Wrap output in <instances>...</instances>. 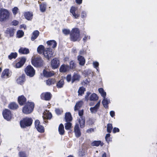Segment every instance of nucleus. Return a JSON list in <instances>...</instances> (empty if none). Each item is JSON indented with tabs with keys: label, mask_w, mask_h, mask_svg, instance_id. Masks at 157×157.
<instances>
[{
	"label": "nucleus",
	"mask_w": 157,
	"mask_h": 157,
	"mask_svg": "<svg viewBox=\"0 0 157 157\" xmlns=\"http://www.w3.org/2000/svg\"><path fill=\"white\" fill-rule=\"evenodd\" d=\"M18 9L17 7H15L12 10V12L14 15H15L17 13Z\"/></svg>",
	"instance_id": "nucleus-48"
},
{
	"label": "nucleus",
	"mask_w": 157,
	"mask_h": 157,
	"mask_svg": "<svg viewBox=\"0 0 157 157\" xmlns=\"http://www.w3.org/2000/svg\"><path fill=\"white\" fill-rule=\"evenodd\" d=\"M90 94V93L89 92H87L86 93V95L85 96V99L87 101L88 100V96H89Z\"/></svg>",
	"instance_id": "nucleus-61"
},
{
	"label": "nucleus",
	"mask_w": 157,
	"mask_h": 157,
	"mask_svg": "<svg viewBox=\"0 0 157 157\" xmlns=\"http://www.w3.org/2000/svg\"><path fill=\"white\" fill-rule=\"evenodd\" d=\"M110 114L112 117H113L115 116V112L113 111H111L110 112Z\"/></svg>",
	"instance_id": "nucleus-60"
},
{
	"label": "nucleus",
	"mask_w": 157,
	"mask_h": 157,
	"mask_svg": "<svg viewBox=\"0 0 157 157\" xmlns=\"http://www.w3.org/2000/svg\"><path fill=\"white\" fill-rule=\"evenodd\" d=\"M90 39V37H88V36H85V37L83 38V40H84V41H86V40H87L88 39Z\"/></svg>",
	"instance_id": "nucleus-63"
},
{
	"label": "nucleus",
	"mask_w": 157,
	"mask_h": 157,
	"mask_svg": "<svg viewBox=\"0 0 157 157\" xmlns=\"http://www.w3.org/2000/svg\"><path fill=\"white\" fill-rule=\"evenodd\" d=\"M33 122V120L30 117H26L23 118L20 121V124L21 127L25 128L30 126Z\"/></svg>",
	"instance_id": "nucleus-5"
},
{
	"label": "nucleus",
	"mask_w": 157,
	"mask_h": 157,
	"mask_svg": "<svg viewBox=\"0 0 157 157\" xmlns=\"http://www.w3.org/2000/svg\"><path fill=\"white\" fill-rule=\"evenodd\" d=\"M20 53L22 54H27L29 53V50L26 48H21L19 50Z\"/></svg>",
	"instance_id": "nucleus-25"
},
{
	"label": "nucleus",
	"mask_w": 157,
	"mask_h": 157,
	"mask_svg": "<svg viewBox=\"0 0 157 157\" xmlns=\"http://www.w3.org/2000/svg\"><path fill=\"white\" fill-rule=\"evenodd\" d=\"M80 37V32L79 30L77 28L73 29L70 34V39L73 41H76L79 39Z\"/></svg>",
	"instance_id": "nucleus-2"
},
{
	"label": "nucleus",
	"mask_w": 157,
	"mask_h": 157,
	"mask_svg": "<svg viewBox=\"0 0 157 157\" xmlns=\"http://www.w3.org/2000/svg\"><path fill=\"white\" fill-rule=\"evenodd\" d=\"M72 124L70 122H67L65 124V128L66 130H69L71 127Z\"/></svg>",
	"instance_id": "nucleus-44"
},
{
	"label": "nucleus",
	"mask_w": 157,
	"mask_h": 157,
	"mask_svg": "<svg viewBox=\"0 0 157 157\" xmlns=\"http://www.w3.org/2000/svg\"><path fill=\"white\" fill-rule=\"evenodd\" d=\"M110 135L109 134H107L106 135V136L105 137V139L106 141H107L108 142H109V141H110L109 139L108 140V138L110 137Z\"/></svg>",
	"instance_id": "nucleus-59"
},
{
	"label": "nucleus",
	"mask_w": 157,
	"mask_h": 157,
	"mask_svg": "<svg viewBox=\"0 0 157 157\" xmlns=\"http://www.w3.org/2000/svg\"><path fill=\"white\" fill-rule=\"evenodd\" d=\"M78 122L81 128H83L85 125V120L83 117H80L78 120Z\"/></svg>",
	"instance_id": "nucleus-35"
},
{
	"label": "nucleus",
	"mask_w": 157,
	"mask_h": 157,
	"mask_svg": "<svg viewBox=\"0 0 157 157\" xmlns=\"http://www.w3.org/2000/svg\"><path fill=\"white\" fill-rule=\"evenodd\" d=\"M40 10L42 12H44L46 10L47 4L45 2H44L40 4L39 5Z\"/></svg>",
	"instance_id": "nucleus-21"
},
{
	"label": "nucleus",
	"mask_w": 157,
	"mask_h": 157,
	"mask_svg": "<svg viewBox=\"0 0 157 157\" xmlns=\"http://www.w3.org/2000/svg\"><path fill=\"white\" fill-rule=\"evenodd\" d=\"M75 1L77 4H80L82 3V0H75Z\"/></svg>",
	"instance_id": "nucleus-62"
},
{
	"label": "nucleus",
	"mask_w": 157,
	"mask_h": 157,
	"mask_svg": "<svg viewBox=\"0 0 157 157\" xmlns=\"http://www.w3.org/2000/svg\"><path fill=\"white\" fill-rule=\"evenodd\" d=\"M64 85V80L63 79H61L58 82L57 86L58 88L62 87Z\"/></svg>",
	"instance_id": "nucleus-41"
},
{
	"label": "nucleus",
	"mask_w": 157,
	"mask_h": 157,
	"mask_svg": "<svg viewBox=\"0 0 157 157\" xmlns=\"http://www.w3.org/2000/svg\"><path fill=\"white\" fill-rule=\"evenodd\" d=\"M85 151L84 149H82L79 150L78 152L79 155L80 156H83L85 155Z\"/></svg>",
	"instance_id": "nucleus-47"
},
{
	"label": "nucleus",
	"mask_w": 157,
	"mask_h": 157,
	"mask_svg": "<svg viewBox=\"0 0 157 157\" xmlns=\"http://www.w3.org/2000/svg\"><path fill=\"white\" fill-rule=\"evenodd\" d=\"M85 91V89L84 87H80L78 90V92L79 95H82L84 94V91Z\"/></svg>",
	"instance_id": "nucleus-43"
},
{
	"label": "nucleus",
	"mask_w": 157,
	"mask_h": 157,
	"mask_svg": "<svg viewBox=\"0 0 157 157\" xmlns=\"http://www.w3.org/2000/svg\"><path fill=\"white\" fill-rule=\"evenodd\" d=\"M86 13L85 11H82L81 13V17L82 18H85L86 16Z\"/></svg>",
	"instance_id": "nucleus-49"
},
{
	"label": "nucleus",
	"mask_w": 157,
	"mask_h": 157,
	"mask_svg": "<svg viewBox=\"0 0 157 157\" xmlns=\"http://www.w3.org/2000/svg\"><path fill=\"white\" fill-rule=\"evenodd\" d=\"M15 30L12 28L8 29L6 31L7 35H9L10 36H12L14 33Z\"/></svg>",
	"instance_id": "nucleus-22"
},
{
	"label": "nucleus",
	"mask_w": 157,
	"mask_h": 157,
	"mask_svg": "<svg viewBox=\"0 0 157 157\" xmlns=\"http://www.w3.org/2000/svg\"><path fill=\"white\" fill-rule=\"evenodd\" d=\"M70 67L68 65L63 64L60 67L59 71L61 72H65L68 71Z\"/></svg>",
	"instance_id": "nucleus-17"
},
{
	"label": "nucleus",
	"mask_w": 157,
	"mask_h": 157,
	"mask_svg": "<svg viewBox=\"0 0 157 157\" xmlns=\"http://www.w3.org/2000/svg\"><path fill=\"white\" fill-rule=\"evenodd\" d=\"M27 75L30 77H33L35 74V71L31 65L27 66L25 69Z\"/></svg>",
	"instance_id": "nucleus-8"
},
{
	"label": "nucleus",
	"mask_w": 157,
	"mask_h": 157,
	"mask_svg": "<svg viewBox=\"0 0 157 157\" xmlns=\"http://www.w3.org/2000/svg\"><path fill=\"white\" fill-rule=\"evenodd\" d=\"M65 119L66 122L70 121L72 120V117L70 113H67L65 115Z\"/></svg>",
	"instance_id": "nucleus-33"
},
{
	"label": "nucleus",
	"mask_w": 157,
	"mask_h": 157,
	"mask_svg": "<svg viewBox=\"0 0 157 157\" xmlns=\"http://www.w3.org/2000/svg\"><path fill=\"white\" fill-rule=\"evenodd\" d=\"M83 113V109L80 110L79 111L78 114H79V116H80V117H83L82 116Z\"/></svg>",
	"instance_id": "nucleus-54"
},
{
	"label": "nucleus",
	"mask_w": 157,
	"mask_h": 157,
	"mask_svg": "<svg viewBox=\"0 0 157 157\" xmlns=\"http://www.w3.org/2000/svg\"><path fill=\"white\" fill-rule=\"evenodd\" d=\"M25 81V76L23 75L19 77L17 80V83L20 84H21Z\"/></svg>",
	"instance_id": "nucleus-30"
},
{
	"label": "nucleus",
	"mask_w": 157,
	"mask_h": 157,
	"mask_svg": "<svg viewBox=\"0 0 157 157\" xmlns=\"http://www.w3.org/2000/svg\"><path fill=\"white\" fill-rule=\"evenodd\" d=\"M10 13L6 9L2 8L0 9V21H4L9 19Z\"/></svg>",
	"instance_id": "nucleus-1"
},
{
	"label": "nucleus",
	"mask_w": 157,
	"mask_h": 157,
	"mask_svg": "<svg viewBox=\"0 0 157 157\" xmlns=\"http://www.w3.org/2000/svg\"><path fill=\"white\" fill-rule=\"evenodd\" d=\"M80 76L77 74H75L73 75L72 79V82L73 83L75 81L79 80Z\"/></svg>",
	"instance_id": "nucleus-39"
},
{
	"label": "nucleus",
	"mask_w": 157,
	"mask_h": 157,
	"mask_svg": "<svg viewBox=\"0 0 157 157\" xmlns=\"http://www.w3.org/2000/svg\"><path fill=\"white\" fill-rule=\"evenodd\" d=\"M103 143L101 142V141H94L91 143V145L92 146H98L100 145L102 146L103 145Z\"/></svg>",
	"instance_id": "nucleus-26"
},
{
	"label": "nucleus",
	"mask_w": 157,
	"mask_h": 157,
	"mask_svg": "<svg viewBox=\"0 0 157 157\" xmlns=\"http://www.w3.org/2000/svg\"><path fill=\"white\" fill-rule=\"evenodd\" d=\"M24 33L23 31L19 30L17 33V36L18 38L22 37L24 35Z\"/></svg>",
	"instance_id": "nucleus-46"
},
{
	"label": "nucleus",
	"mask_w": 157,
	"mask_h": 157,
	"mask_svg": "<svg viewBox=\"0 0 157 157\" xmlns=\"http://www.w3.org/2000/svg\"><path fill=\"white\" fill-rule=\"evenodd\" d=\"M24 15L25 18L28 20H31L33 16L32 13L30 12H25Z\"/></svg>",
	"instance_id": "nucleus-27"
},
{
	"label": "nucleus",
	"mask_w": 157,
	"mask_h": 157,
	"mask_svg": "<svg viewBox=\"0 0 157 157\" xmlns=\"http://www.w3.org/2000/svg\"><path fill=\"white\" fill-rule=\"evenodd\" d=\"M77 8L72 6L71 7L70 12L73 17L75 19H78L80 16L79 14L77 12Z\"/></svg>",
	"instance_id": "nucleus-9"
},
{
	"label": "nucleus",
	"mask_w": 157,
	"mask_h": 157,
	"mask_svg": "<svg viewBox=\"0 0 157 157\" xmlns=\"http://www.w3.org/2000/svg\"><path fill=\"white\" fill-rule=\"evenodd\" d=\"M12 24L13 25L16 26L18 24V22L16 20H14L12 22Z\"/></svg>",
	"instance_id": "nucleus-58"
},
{
	"label": "nucleus",
	"mask_w": 157,
	"mask_h": 157,
	"mask_svg": "<svg viewBox=\"0 0 157 157\" xmlns=\"http://www.w3.org/2000/svg\"><path fill=\"white\" fill-rule=\"evenodd\" d=\"M93 65L94 67L96 68L98 67L99 66V63L98 62H93Z\"/></svg>",
	"instance_id": "nucleus-53"
},
{
	"label": "nucleus",
	"mask_w": 157,
	"mask_h": 157,
	"mask_svg": "<svg viewBox=\"0 0 157 157\" xmlns=\"http://www.w3.org/2000/svg\"><path fill=\"white\" fill-rule=\"evenodd\" d=\"M113 129L112 125L111 124H108L107 125V131L109 133H110L111 132V130Z\"/></svg>",
	"instance_id": "nucleus-45"
},
{
	"label": "nucleus",
	"mask_w": 157,
	"mask_h": 157,
	"mask_svg": "<svg viewBox=\"0 0 157 157\" xmlns=\"http://www.w3.org/2000/svg\"><path fill=\"white\" fill-rule=\"evenodd\" d=\"M43 55L44 57L48 59L53 56V52L51 49L48 48L44 49L43 52Z\"/></svg>",
	"instance_id": "nucleus-7"
},
{
	"label": "nucleus",
	"mask_w": 157,
	"mask_h": 157,
	"mask_svg": "<svg viewBox=\"0 0 157 157\" xmlns=\"http://www.w3.org/2000/svg\"><path fill=\"white\" fill-rule=\"evenodd\" d=\"M34 106V103L30 102H27L23 108V112L26 114L30 113L33 111Z\"/></svg>",
	"instance_id": "nucleus-4"
},
{
	"label": "nucleus",
	"mask_w": 157,
	"mask_h": 157,
	"mask_svg": "<svg viewBox=\"0 0 157 157\" xmlns=\"http://www.w3.org/2000/svg\"><path fill=\"white\" fill-rule=\"evenodd\" d=\"M39 34V32L37 30H35L34 31L33 33L32 36L31 37V40L33 41L36 39Z\"/></svg>",
	"instance_id": "nucleus-31"
},
{
	"label": "nucleus",
	"mask_w": 157,
	"mask_h": 157,
	"mask_svg": "<svg viewBox=\"0 0 157 157\" xmlns=\"http://www.w3.org/2000/svg\"><path fill=\"white\" fill-rule=\"evenodd\" d=\"M56 82L55 79L53 78H49L46 81V83L47 85L50 86L54 84Z\"/></svg>",
	"instance_id": "nucleus-28"
},
{
	"label": "nucleus",
	"mask_w": 157,
	"mask_h": 157,
	"mask_svg": "<svg viewBox=\"0 0 157 157\" xmlns=\"http://www.w3.org/2000/svg\"><path fill=\"white\" fill-rule=\"evenodd\" d=\"M59 64V61L56 58H54L52 59L51 62V65L53 69L57 68Z\"/></svg>",
	"instance_id": "nucleus-14"
},
{
	"label": "nucleus",
	"mask_w": 157,
	"mask_h": 157,
	"mask_svg": "<svg viewBox=\"0 0 157 157\" xmlns=\"http://www.w3.org/2000/svg\"><path fill=\"white\" fill-rule=\"evenodd\" d=\"M19 157H27L26 155L23 152H19Z\"/></svg>",
	"instance_id": "nucleus-50"
},
{
	"label": "nucleus",
	"mask_w": 157,
	"mask_h": 157,
	"mask_svg": "<svg viewBox=\"0 0 157 157\" xmlns=\"http://www.w3.org/2000/svg\"><path fill=\"white\" fill-rule=\"evenodd\" d=\"M98 90L99 93L101 94L103 98H105L106 94V92L104 91L103 89L102 88H100L98 89Z\"/></svg>",
	"instance_id": "nucleus-40"
},
{
	"label": "nucleus",
	"mask_w": 157,
	"mask_h": 157,
	"mask_svg": "<svg viewBox=\"0 0 157 157\" xmlns=\"http://www.w3.org/2000/svg\"><path fill=\"white\" fill-rule=\"evenodd\" d=\"M102 103L104 107L105 108H107L108 107V105L110 103V101L107 98H103Z\"/></svg>",
	"instance_id": "nucleus-24"
},
{
	"label": "nucleus",
	"mask_w": 157,
	"mask_h": 157,
	"mask_svg": "<svg viewBox=\"0 0 157 157\" xmlns=\"http://www.w3.org/2000/svg\"><path fill=\"white\" fill-rule=\"evenodd\" d=\"M98 99V97L95 93L91 94L90 97V101H96Z\"/></svg>",
	"instance_id": "nucleus-32"
},
{
	"label": "nucleus",
	"mask_w": 157,
	"mask_h": 157,
	"mask_svg": "<svg viewBox=\"0 0 157 157\" xmlns=\"http://www.w3.org/2000/svg\"><path fill=\"white\" fill-rule=\"evenodd\" d=\"M82 101H80L76 103L74 108L75 111L78 110L82 106Z\"/></svg>",
	"instance_id": "nucleus-37"
},
{
	"label": "nucleus",
	"mask_w": 157,
	"mask_h": 157,
	"mask_svg": "<svg viewBox=\"0 0 157 157\" xmlns=\"http://www.w3.org/2000/svg\"><path fill=\"white\" fill-rule=\"evenodd\" d=\"M47 43L50 48H55L56 47L57 45L56 42L54 40L48 41Z\"/></svg>",
	"instance_id": "nucleus-18"
},
{
	"label": "nucleus",
	"mask_w": 157,
	"mask_h": 157,
	"mask_svg": "<svg viewBox=\"0 0 157 157\" xmlns=\"http://www.w3.org/2000/svg\"><path fill=\"white\" fill-rule=\"evenodd\" d=\"M43 74L45 77H49L53 75L54 73L53 71H48L46 70H44L43 71Z\"/></svg>",
	"instance_id": "nucleus-23"
},
{
	"label": "nucleus",
	"mask_w": 157,
	"mask_h": 157,
	"mask_svg": "<svg viewBox=\"0 0 157 157\" xmlns=\"http://www.w3.org/2000/svg\"><path fill=\"white\" fill-rule=\"evenodd\" d=\"M100 103L101 100H100L95 105V106L90 108V110L92 113L94 114L96 113L99 108Z\"/></svg>",
	"instance_id": "nucleus-11"
},
{
	"label": "nucleus",
	"mask_w": 157,
	"mask_h": 157,
	"mask_svg": "<svg viewBox=\"0 0 157 157\" xmlns=\"http://www.w3.org/2000/svg\"><path fill=\"white\" fill-rule=\"evenodd\" d=\"M78 60L79 61V63L81 65H83L85 63V59L84 58L81 56H79L78 57Z\"/></svg>",
	"instance_id": "nucleus-29"
},
{
	"label": "nucleus",
	"mask_w": 157,
	"mask_h": 157,
	"mask_svg": "<svg viewBox=\"0 0 157 157\" xmlns=\"http://www.w3.org/2000/svg\"><path fill=\"white\" fill-rule=\"evenodd\" d=\"M11 75L10 72L8 69H5L3 71L1 75V77L3 78H7Z\"/></svg>",
	"instance_id": "nucleus-15"
},
{
	"label": "nucleus",
	"mask_w": 157,
	"mask_h": 157,
	"mask_svg": "<svg viewBox=\"0 0 157 157\" xmlns=\"http://www.w3.org/2000/svg\"><path fill=\"white\" fill-rule=\"evenodd\" d=\"M52 117V115L49 111L46 110L44 112L43 117L44 119H50Z\"/></svg>",
	"instance_id": "nucleus-16"
},
{
	"label": "nucleus",
	"mask_w": 157,
	"mask_h": 157,
	"mask_svg": "<svg viewBox=\"0 0 157 157\" xmlns=\"http://www.w3.org/2000/svg\"><path fill=\"white\" fill-rule=\"evenodd\" d=\"M93 131V129L92 128H90V129H88L87 130V132L88 133H90L92 132Z\"/></svg>",
	"instance_id": "nucleus-64"
},
{
	"label": "nucleus",
	"mask_w": 157,
	"mask_h": 157,
	"mask_svg": "<svg viewBox=\"0 0 157 157\" xmlns=\"http://www.w3.org/2000/svg\"><path fill=\"white\" fill-rule=\"evenodd\" d=\"M31 62L33 65L36 67L41 66L44 64L43 61L40 57L35 56L32 57Z\"/></svg>",
	"instance_id": "nucleus-3"
},
{
	"label": "nucleus",
	"mask_w": 157,
	"mask_h": 157,
	"mask_svg": "<svg viewBox=\"0 0 157 157\" xmlns=\"http://www.w3.org/2000/svg\"><path fill=\"white\" fill-rule=\"evenodd\" d=\"M59 132L60 135H63L64 133V126L63 124H61L59 126L58 128Z\"/></svg>",
	"instance_id": "nucleus-34"
},
{
	"label": "nucleus",
	"mask_w": 157,
	"mask_h": 157,
	"mask_svg": "<svg viewBox=\"0 0 157 157\" xmlns=\"http://www.w3.org/2000/svg\"><path fill=\"white\" fill-rule=\"evenodd\" d=\"M40 96L42 99L48 101L51 99V95L50 93L46 92L42 93Z\"/></svg>",
	"instance_id": "nucleus-13"
},
{
	"label": "nucleus",
	"mask_w": 157,
	"mask_h": 157,
	"mask_svg": "<svg viewBox=\"0 0 157 157\" xmlns=\"http://www.w3.org/2000/svg\"><path fill=\"white\" fill-rule=\"evenodd\" d=\"M44 50V47L42 45L39 46L37 49V52L40 54L42 53Z\"/></svg>",
	"instance_id": "nucleus-42"
},
{
	"label": "nucleus",
	"mask_w": 157,
	"mask_h": 157,
	"mask_svg": "<svg viewBox=\"0 0 157 157\" xmlns=\"http://www.w3.org/2000/svg\"><path fill=\"white\" fill-rule=\"evenodd\" d=\"M66 80L68 82H69L71 79V75H68L67 76L66 78Z\"/></svg>",
	"instance_id": "nucleus-56"
},
{
	"label": "nucleus",
	"mask_w": 157,
	"mask_h": 157,
	"mask_svg": "<svg viewBox=\"0 0 157 157\" xmlns=\"http://www.w3.org/2000/svg\"><path fill=\"white\" fill-rule=\"evenodd\" d=\"M74 131L77 137H79L80 136L81 133L79 130V125L78 124H76L75 125L74 128Z\"/></svg>",
	"instance_id": "nucleus-19"
},
{
	"label": "nucleus",
	"mask_w": 157,
	"mask_h": 157,
	"mask_svg": "<svg viewBox=\"0 0 157 157\" xmlns=\"http://www.w3.org/2000/svg\"><path fill=\"white\" fill-rule=\"evenodd\" d=\"M56 112L58 114H60L62 112V111L59 109H56L55 110Z\"/></svg>",
	"instance_id": "nucleus-55"
},
{
	"label": "nucleus",
	"mask_w": 157,
	"mask_h": 157,
	"mask_svg": "<svg viewBox=\"0 0 157 157\" xmlns=\"http://www.w3.org/2000/svg\"><path fill=\"white\" fill-rule=\"evenodd\" d=\"M26 60V59L25 57H22L20 60L16 63L15 66V67L19 68L22 67L25 63Z\"/></svg>",
	"instance_id": "nucleus-12"
},
{
	"label": "nucleus",
	"mask_w": 157,
	"mask_h": 157,
	"mask_svg": "<svg viewBox=\"0 0 157 157\" xmlns=\"http://www.w3.org/2000/svg\"><path fill=\"white\" fill-rule=\"evenodd\" d=\"M35 126L36 129L40 132H44V130L43 126L40 124L39 121L38 120H36L35 122Z\"/></svg>",
	"instance_id": "nucleus-10"
},
{
	"label": "nucleus",
	"mask_w": 157,
	"mask_h": 157,
	"mask_svg": "<svg viewBox=\"0 0 157 157\" xmlns=\"http://www.w3.org/2000/svg\"><path fill=\"white\" fill-rule=\"evenodd\" d=\"M17 54L16 52H12L8 56V58L11 60L13 59H15L17 56Z\"/></svg>",
	"instance_id": "nucleus-38"
},
{
	"label": "nucleus",
	"mask_w": 157,
	"mask_h": 157,
	"mask_svg": "<svg viewBox=\"0 0 157 157\" xmlns=\"http://www.w3.org/2000/svg\"><path fill=\"white\" fill-rule=\"evenodd\" d=\"M119 131V129L118 128L115 127L113 128V133H115L116 132H118Z\"/></svg>",
	"instance_id": "nucleus-57"
},
{
	"label": "nucleus",
	"mask_w": 157,
	"mask_h": 157,
	"mask_svg": "<svg viewBox=\"0 0 157 157\" xmlns=\"http://www.w3.org/2000/svg\"><path fill=\"white\" fill-rule=\"evenodd\" d=\"M70 66L71 68H73L75 67V64L74 62L71 61L70 62Z\"/></svg>",
	"instance_id": "nucleus-51"
},
{
	"label": "nucleus",
	"mask_w": 157,
	"mask_h": 157,
	"mask_svg": "<svg viewBox=\"0 0 157 157\" xmlns=\"http://www.w3.org/2000/svg\"><path fill=\"white\" fill-rule=\"evenodd\" d=\"M4 118L7 121H10L12 118V115L11 111L8 109H5L2 112Z\"/></svg>",
	"instance_id": "nucleus-6"
},
{
	"label": "nucleus",
	"mask_w": 157,
	"mask_h": 157,
	"mask_svg": "<svg viewBox=\"0 0 157 157\" xmlns=\"http://www.w3.org/2000/svg\"><path fill=\"white\" fill-rule=\"evenodd\" d=\"M9 107L10 109H15L18 107V105L16 103L12 102L9 105Z\"/></svg>",
	"instance_id": "nucleus-36"
},
{
	"label": "nucleus",
	"mask_w": 157,
	"mask_h": 157,
	"mask_svg": "<svg viewBox=\"0 0 157 157\" xmlns=\"http://www.w3.org/2000/svg\"><path fill=\"white\" fill-rule=\"evenodd\" d=\"M26 100V98L24 96H21L18 98V101L19 104L21 105H23Z\"/></svg>",
	"instance_id": "nucleus-20"
},
{
	"label": "nucleus",
	"mask_w": 157,
	"mask_h": 157,
	"mask_svg": "<svg viewBox=\"0 0 157 157\" xmlns=\"http://www.w3.org/2000/svg\"><path fill=\"white\" fill-rule=\"evenodd\" d=\"M63 32L64 34L67 35L69 34L70 31L68 29H64L63 30Z\"/></svg>",
	"instance_id": "nucleus-52"
}]
</instances>
